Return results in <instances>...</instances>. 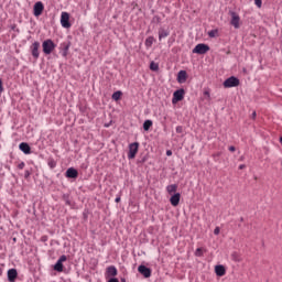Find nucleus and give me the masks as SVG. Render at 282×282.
Listing matches in <instances>:
<instances>
[{"label": "nucleus", "mask_w": 282, "mask_h": 282, "mask_svg": "<svg viewBox=\"0 0 282 282\" xmlns=\"http://www.w3.org/2000/svg\"><path fill=\"white\" fill-rule=\"evenodd\" d=\"M150 69L152 72H158V69H160V65H158V63H155V62H151Z\"/></svg>", "instance_id": "obj_25"}, {"label": "nucleus", "mask_w": 282, "mask_h": 282, "mask_svg": "<svg viewBox=\"0 0 282 282\" xmlns=\"http://www.w3.org/2000/svg\"><path fill=\"white\" fill-rule=\"evenodd\" d=\"M18 169H21V170H23V169H25V163H20L19 165H18Z\"/></svg>", "instance_id": "obj_31"}, {"label": "nucleus", "mask_w": 282, "mask_h": 282, "mask_svg": "<svg viewBox=\"0 0 282 282\" xmlns=\"http://www.w3.org/2000/svg\"><path fill=\"white\" fill-rule=\"evenodd\" d=\"M151 127H153V121L145 120L144 123H143L144 131H149L151 129Z\"/></svg>", "instance_id": "obj_20"}, {"label": "nucleus", "mask_w": 282, "mask_h": 282, "mask_svg": "<svg viewBox=\"0 0 282 282\" xmlns=\"http://www.w3.org/2000/svg\"><path fill=\"white\" fill-rule=\"evenodd\" d=\"M120 98H122V91L118 90L116 93L112 94V100H120Z\"/></svg>", "instance_id": "obj_22"}, {"label": "nucleus", "mask_w": 282, "mask_h": 282, "mask_svg": "<svg viewBox=\"0 0 282 282\" xmlns=\"http://www.w3.org/2000/svg\"><path fill=\"white\" fill-rule=\"evenodd\" d=\"M61 25L66 30H69V28H72V23H69V14L65 11L61 13Z\"/></svg>", "instance_id": "obj_5"}, {"label": "nucleus", "mask_w": 282, "mask_h": 282, "mask_svg": "<svg viewBox=\"0 0 282 282\" xmlns=\"http://www.w3.org/2000/svg\"><path fill=\"white\" fill-rule=\"evenodd\" d=\"M186 78H188L186 70H180L177 74V82L182 84L186 80Z\"/></svg>", "instance_id": "obj_16"}, {"label": "nucleus", "mask_w": 282, "mask_h": 282, "mask_svg": "<svg viewBox=\"0 0 282 282\" xmlns=\"http://www.w3.org/2000/svg\"><path fill=\"white\" fill-rule=\"evenodd\" d=\"M166 193L171 196L174 195L175 193H177V185L176 184L167 185Z\"/></svg>", "instance_id": "obj_17"}, {"label": "nucleus", "mask_w": 282, "mask_h": 282, "mask_svg": "<svg viewBox=\"0 0 282 282\" xmlns=\"http://www.w3.org/2000/svg\"><path fill=\"white\" fill-rule=\"evenodd\" d=\"M208 36L210 39H217V36H219V30L218 29H214L212 31L208 32Z\"/></svg>", "instance_id": "obj_19"}, {"label": "nucleus", "mask_w": 282, "mask_h": 282, "mask_svg": "<svg viewBox=\"0 0 282 282\" xmlns=\"http://www.w3.org/2000/svg\"><path fill=\"white\" fill-rule=\"evenodd\" d=\"M280 142H281V144H282V137H280Z\"/></svg>", "instance_id": "obj_41"}, {"label": "nucleus", "mask_w": 282, "mask_h": 282, "mask_svg": "<svg viewBox=\"0 0 282 282\" xmlns=\"http://www.w3.org/2000/svg\"><path fill=\"white\" fill-rule=\"evenodd\" d=\"M181 100H184V89H178L174 91L173 98H172V104L177 105Z\"/></svg>", "instance_id": "obj_7"}, {"label": "nucleus", "mask_w": 282, "mask_h": 282, "mask_svg": "<svg viewBox=\"0 0 282 282\" xmlns=\"http://www.w3.org/2000/svg\"><path fill=\"white\" fill-rule=\"evenodd\" d=\"M166 36H169V31L166 30H161L159 32V41H162V39H166Z\"/></svg>", "instance_id": "obj_21"}, {"label": "nucleus", "mask_w": 282, "mask_h": 282, "mask_svg": "<svg viewBox=\"0 0 282 282\" xmlns=\"http://www.w3.org/2000/svg\"><path fill=\"white\" fill-rule=\"evenodd\" d=\"M231 259H232L234 261H241V258H239V254H237V252H234V253L231 254Z\"/></svg>", "instance_id": "obj_26"}, {"label": "nucleus", "mask_w": 282, "mask_h": 282, "mask_svg": "<svg viewBox=\"0 0 282 282\" xmlns=\"http://www.w3.org/2000/svg\"><path fill=\"white\" fill-rule=\"evenodd\" d=\"M1 274H3V270L0 268V276H1Z\"/></svg>", "instance_id": "obj_39"}, {"label": "nucleus", "mask_w": 282, "mask_h": 282, "mask_svg": "<svg viewBox=\"0 0 282 282\" xmlns=\"http://www.w3.org/2000/svg\"><path fill=\"white\" fill-rule=\"evenodd\" d=\"M254 4L257 6V8H261L263 6L262 0H254Z\"/></svg>", "instance_id": "obj_29"}, {"label": "nucleus", "mask_w": 282, "mask_h": 282, "mask_svg": "<svg viewBox=\"0 0 282 282\" xmlns=\"http://www.w3.org/2000/svg\"><path fill=\"white\" fill-rule=\"evenodd\" d=\"M205 96H210V94L208 91H205Z\"/></svg>", "instance_id": "obj_38"}, {"label": "nucleus", "mask_w": 282, "mask_h": 282, "mask_svg": "<svg viewBox=\"0 0 282 282\" xmlns=\"http://www.w3.org/2000/svg\"><path fill=\"white\" fill-rule=\"evenodd\" d=\"M253 116H257V112H253Z\"/></svg>", "instance_id": "obj_42"}, {"label": "nucleus", "mask_w": 282, "mask_h": 282, "mask_svg": "<svg viewBox=\"0 0 282 282\" xmlns=\"http://www.w3.org/2000/svg\"><path fill=\"white\" fill-rule=\"evenodd\" d=\"M66 177H69V178H76V177H78V171H76V169H74V167H69V169L66 171Z\"/></svg>", "instance_id": "obj_14"}, {"label": "nucleus", "mask_w": 282, "mask_h": 282, "mask_svg": "<svg viewBox=\"0 0 282 282\" xmlns=\"http://www.w3.org/2000/svg\"><path fill=\"white\" fill-rule=\"evenodd\" d=\"M180 199H182V194L175 193L170 197V204L173 206H180Z\"/></svg>", "instance_id": "obj_8"}, {"label": "nucleus", "mask_w": 282, "mask_h": 282, "mask_svg": "<svg viewBox=\"0 0 282 282\" xmlns=\"http://www.w3.org/2000/svg\"><path fill=\"white\" fill-rule=\"evenodd\" d=\"M39 47H41V43L39 42H34L31 46L32 56H34V58H39Z\"/></svg>", "instance_id": "obj_11"}, {"label": "nucleus", "mask_w": 282, "mask_h": 282, "mask_svg": "<svg viewBox=\"0 0 282 282\" xmlns=\"http://www.w3.org/2000/svg\"><path fill=\"white\" fill-rule=\"evenodd\" d=\"M108 276H117L118 275V269L116 267H109L107 269Z\"/></svg>", "instance_id": "obj_18"}, {"label": "nucleus", "mask_w": 282, "mask_h": 282, "mask_svg": "<svg viewBox=\"0 0 282 282\" xmlns=\"http://www.w3.org/2000/svg\"><path fill=\"white\" fill-rule=\"evenodd\" d=\"M54 270H56V272H63V262H57L54 265Z\"/></svg>", "instance_id": "obj_24"}, {"label": "nucleus", "mask_w": 282, "mask_h": 282, "mask_svg": "<svg viewBox=\"0 0 282 282\" xmlns=\"http://www.w3.org/2000/svg\"><path fill=\"white\" fill-rule=\"evenodd\" d=\"M215 273L217 276H224L226 274V267L218 264L215 267Z\"/></svg>", "instance_id": "obj_12"}, {"label": "nucleus", "mask_w": 282, "mask_h": 282, "mask_svg": "<svg viewBox=\"0 0 282 282\" xmlns=\"http://www.w3.org/2000/svg\"><path fill=\"white\" fill-rule=\"evenodd\" d=\"M108 282H119V281L116 278H111Z\"/></svg>", "instance_id": "obj_33"}, {"label": "nucleus", "mask_w": 282, "mask_h": 282, "mask_svg": "<svg viewBox=\"0 0 282 282\" xmlns=\"http://www.w3.org/2000/svg\"><path fill=\"white\" fill-rule=\"evenodd\" d=\"M19 149L20 151H22V153H25V155H30L31 149L28 143L25 142L20 143Z\"/></svg>", "instance_id": "obj_13"}, {"label": "nucleus", "mask_w": 282, "mask_h": 282, "mask_svg": "<svg viewBox=\"0 0 282 282\" xmlns=\"http://www.w3.org/2000/svg\"><path fill=\"white\" fill-rule=\"evenodd\" d=\"M166 155H173V152H171V150H167Z\"/></svg>", "instance_id": "obj_36"}, {"label": "nucleus", "mask_w": 282, "mask_h": 282, "mask_svg": "<svg viewBox=\"0 0 282 282\" xmlns=\"http://www.w3.org/2000/svg\"><path fill=\"white\" fill-rule=\"evenodd\" d=\"M153 43H155V39L153 36H149L145 40V46L151 47V45H153Z\"/></svg>", "instance_id": "obj_23"}, {"label": "nucleus", "mask_w": 282, "mask_h": 282, "mask_svg": "<svg viewBox=\"0 0 282 282\" xmlns=\"http://www.w3.org/2000/svg\"><path fill=\"white\" fill-rule=\"evenodd\" d=\"M230 24L235 28V30H239L241 28V18L236 12H230Z\"/></svg>", "instance_id": "obj_3"}, {"label": "nucleus", "mask_w": 282, "mask_h": 282, "mask_svg": "<svg viewBox=\"0 0 282 282\" xmlns=\"http://www.w3.org/2000/svg\"><path fill=\"white\" fill-rule=\"evenodd\" d=\"M224 87L230 89L231 87H239V78L231 76L224 82Z\"/></svg>", "instance_id": "obj_2"}, {"label": "nucleus", "mask_w": 282, "mask_h": 282, "mask_svg": "<svg viewBox=\"0 0 282 282\" xmlns=\"http://www.w3.org/2000/svg\"><path fill=\"white\" fill-rule=\"evenodd\" d=\"M0 91H3V83L0 80Z\"/></svg>", "instance_id": "obj_34"}, {"label": "nucleus", "mask_w": 282, "mask_h": 282, "mask_svg": "<svg viewBox=\"0 0 282 282\" xmlns=\"http://www.w3.org/2000/svg\"><path fill=\"white\" fill-rule=\"evenodd\" d=\"M207 52H210V46L204 43L197 44L193 50V54H206Z\"/></svg>", "instance_id": "obj_4"}, {"label": "nucleus", "mask_w": 282, "mask_h": 282, "mask_svg": "<svg viewBox=\"0 0 282 282\" xmlns=\"http://www.w3.org/2000/svg\"><path fill=\"white\" fill-rule=\"evenodd\" d=\"M219 232H221V229L219 227H216L214 229V235H219Z\"/></svg>", "instance_id": "obj_30"}, {"label": "nucleus", "mask_w": 282, "mask_h": 282, "mask_svg": "<svg viewBox=\"0 0 282 282\" xmlns=\"http://www.w3.org/2000/svg\"><path fill=\"white\" fill-rule=\"evenodd\" d=\"M239 169H240V170H243V169H246V165H243V164H242V165H239Z\"/></svg>", "instance_id": "obj_37"}, {"label": "nucleus", "mask_w": 282, "mask_h": 282, "mask_svg": "<svg viewBox=\"0 0 282 282\" xmlns=\"http://www.w3.org/2000/svg\"><path fill=\"white\" fill-rule=\"evenodd\" d=\"M138 270L140 274H143L145 279H149V276H151V269L147 268L145 265H139Z\"/></svg>", "instance_id": "obj_10"}, {"label": "nucleus", "mask_w": 282, "mask_h": 282, "mask_svg": "<svg viewBox=\"0 0 282 282\" xmlns=\"http://www.w3.org/2000/svg\"><path fill=\"white\" fill-rule=\"evenodd\" d=\"M59 263H65V261H67V256H62L59 257V259L57 260Z\"/></svg>", "instance_id": "obj_28"}, {"label": "nucleus", "mask_w": 282, "mask_h": 282, "mask_svg": "<svg viewBox=\"0 0 282 282\" xmlns=\"http://www.w3.org/2000/svg\"><path fill=\"white\" fill-rule=\"evenodd\" d=\"M17 276H18V273H17L15 269H10L8 271V279H9L10 282L17 281Z\"/></svg>", "instance_id": "obj_15"}, {"label": "nucleus", "mask_w": 282, "mask_h": 282, "mask_svg": "<svg viewBox=\"0 0 282 282\" xmlns=\"http://www.w3.org/2000/svg\"><path fill=\"white\" fill-rule=\"evenodd\" d=\"M43 10H44L43 2H36L34 4L35 17H41V14H43Z\"/></svg>", "instance_id": "obj_9"}, {"label": "nucleus", "mask_w": 282, "mask_h": 282, "mask_svg": "<svg viewBox=\"0 0 282 282\" xmlns=\"http://www.w3.org/2000/svg\"><path fill=\"white\" fill-rule=\"evenodd\" d=\"M140 144L138 142L131 143L129 145V152H128V158L129 160H133L135 155L138 154V149Z\"/></svg>", "instance_id": "obj_6"}, {"label": "nucleus", "mask_w": 282, "mask_h": 282, "mask_svg": "<svg viewBox=\"0 0 282 282\" xmlns=\"http://www.w3.org/2000/svg\"><path fill=\"white\" fill-rule=\"evenodd\" d=\"M116 202H117V203L120 202V197L116 198Z\"/></svg>", "instance_id": "obj_40"}, {"label": "nucleus", "mask_w": 282, "mask_h": 282, "mask_svg": "<svg viewBox=\"0 0 282 282\" xmlns=\"http://www.w3.org/2000/svg\"><path fill=\"white\" fill-rule=\"evenodd\" d=\"M196 257H202V254H204L202 248H197L195 251Z\"/></svg>", "instance_id": "obj_27"}, {"label": "nucleus", "mask_w": 282, "mask_h": 282, "mask_svg": "<svg viewBox=\"0 0 282 282\" xmlns=\"http://www.w3.org/2000/svg\"><path fill=\"white\" fill-rule=\"evenodd\" d=\"M42 47L44 54H50L53 50H56V44L52 40H46L42 43Z\"/></svg>", "instance_id": "obj_1"}, {"label": "nucleus", "mask_w": 282, "mask_h": 282, "mask_svg": "<svg viewBox=\"0 0 282 282\" xmlns=\"http://www.w3.org/2000/svg\"><path fill=\"white\" fill-rule=\"evenodd\" d=\"M183 129L181 126L176 127V133H182Z\"/></svg>", "instance_id": "obj_32"}, {"label": "nucleus", "mask_w": 282, "mask_h": 282, "mask_svg": "<svg viewBox=\"0 0 282 282\" xmlns=\"http://www.w3.org/2000/svg\"><path fill=\"white\" fill-rule=\"evenodd\" d=\"M229 151L235 152L236 148L231 145V147H229Z\"/></svg>", "instance_id": "obj_35"}]
</instances>
